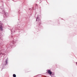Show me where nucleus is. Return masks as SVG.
<instances>
[{"label": "nucleus", "instance_id": "11", "mask_svg": "<svg viewBox=\"0 0 77 77\" xmlns=\"http://www.w3.org/2000/svg\"><path fill=\"white\" fill-rule=\"evenodd\" d=\"M11 39H13L14 38V37H13V36H11Z\"/></svg>", "mask_w": 77, "mask_h": 77}, {"label": "nucleus", "instance_id": "10", "mask_svg": "<svg viewBox=\"0 0 77 77\" xmlns=\"http://www.w3.org/2000/svg\"><path fill=\"white\" fill-rule=\"evenodd\" d=\"M51 75H54V72H52V73H51Z\"/></svg>", "mask_w": 77, "mask_h": 77}, {"label": "nucleus", "instance_id": "9", "mask_svg": "<svg viewBox=\"0 0 77 77\" xmlns=\"http://www.w3.org/2000/svg\"><path fill=\"white\" fill-rule=\"evenodd\" d=\"M13 75V77H16V75L15 74H14Z\"/></svg>", "mask_w": 77, "mask_h": 77}, {"label": "nucleus", "instance_id": "4", "mask_svg": "<svg viewBox=\"0 0 77 77\" xmlns=\"http://www.w3.org/2000/svg\"><path fill=\"white\" fill-rule=\"evenodd\" d=\"M4 12V14H3V17L4 18H8L9 17V14L8 13H6L5 11H3Z\"/></svg>", "mask_w": 77, "mask_h": 77}, {"label": "nucleus", "instance_id": "2", "mask_svg": "<svg viewBox=\"0 0 77 77\" xmlns=\"http://www.w3.org/2000/svg\"><path fill=\"white\" fill-rule=\"evenodd\" d=\"M17 40H13L11 42V43H10V45L11 47H12L13 46H15L17 45L16 44V43L17 42Z\"/></svg>", "mask_w": 77, "mask_h": 77}, {"label": "nucleus", "instance_id": "13", "mask_svg": "<svg viewBox=\"0 0 77 77\" xmlns=\"http://www.w3.org/2000/svg\"><path fill=\"white\" fill-rule=\"evenodd\" d=\"M10 28H12V27L11 26V27H10Z\"/></svg>", "mask_w": 77, "mask_h": 77}, {"label": "nucleus", "instance_id": "3", "mask_svg": "<svg viewBox=\"0 0 77 77\" xmlns=\"http://www.w3.org/2000/svg\"><path fill=\"white\" fill-rule=\"evenodd\" d=\"M2 49L1 48H0V55H1V54H3V55H4L5 53H6H6L8 52H9V51L8 52H6L5 51V50L2 51Z\"/></svg>", "mask_w": 77, "mask_h": 77}, {"label": "nucleus", "instance_id": "12", "mask_svg": "<svg viewBox=\"0 0 77 77\" xmlns=\"http://www.w3.org/2000/svg\"><path fill=\"white\" fill-rule=\"evenodd\" d=\"M9 48H8L6 50L7 51H8V50H9Z\"/></svg>", "mask_w": 77, "mask_h": 77}, {"label": "nucleus", "instance_id": "1", "mask_svg": "<svg viewBox=\"0 0 77 77\" xmlns=\"http://www.w3.org/2000/svg\"><path fill=\"white\" fill-rule=\"evenodd\" d=\"M41 19H40V18H39V16L38 15L37 17V18L36 19V21H38L39 22V25L36 26V30L37 31H38V30L39 29H41L42 27L41 26Z\"/></svg>", "mask_w": 77, "mask_h": 77}, {"label": "nucleus", "instance_id": "8", "mask_svg": "<svg viewBox=\"0 0 77 77\" xmlns=\"http://www.w3.org/2000/svg\"><path fill=\"white\" fill-rule=\"evenodd\" d=\"M11 33H12L13 32H15V30L14 29V28H13L12 29H11Z\"/></svg>", "mask_w": 77, "mask_h": 77}, {"label": "nucleus", "instance_id": "7", "mask_svg": "<svg viewBox=\"0 0 77 77\" xmlns=\"http://www.w3.org/2000/svg\"><path fill=\"white\" fill-rule=\"evenodd\" d=\"M3 29V27L2 24V25H0V29H1L2 30Z\"/></svg>", "mask_w": 77, "mask_h": 77}, {"label": "nucleus", "instance_id": "5", "mask_svg": "<svg viewBox=\"0 0 77 77\" xmlns=\"http://www.w3.org/2000/svg\"><path fill=\"white\" fill-rule=\"evenodd\" d=\"M47 71L48 72L49 74L51 76V74H52V72L50 70H47Z\"/></svg>", "mask_w": 77, "mask_h": 77}, {"label": "nucleus", "instance_id": "6", "mask_svg": "<svg viewBox=\"0 0 77 77\" xmlns=\"http://www.w3.org/2000/svg\"><path fill=\"white\" fill-rule=\"evenodd\" d=\"M5 65H7L8 64V58H7L5 61Z\"/></svg>", "mask_w": 77, "mask_h": 77}, {"label": "nucleus", "instance_id": "14", "mask_svg": "<svg viewBox=\"0 0 77 77\" xmlns=\"http://www.w3.org/2000/svg\"><path fill=\"white\" fill-rule=\"evenodd\" d=\"M14 39H15V38H14Z\"/></svg>", "mask_w": 77, "mask_h": 77}]
</instances>
